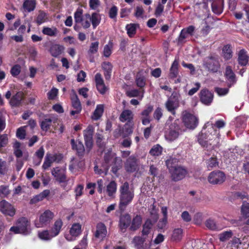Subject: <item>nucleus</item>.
<instances>
[{
    "mask_svg": "<svg viewBox=\"0 0 249 249\" xmlns=\"http://www.w3.org/2000/svg\"><path fill=\"white\" fill-rule=\"evenodd\" d=\"M219 136V131L215 129L213 126L208 122L204 126L201 133L198 135L197 140L199 143L204 147L207 145L208 142L218 139Z\"/></svg>",
    "mask_w": 249,
    "mask_h": 249,
    "instance_id": "1",
    "label": "nucleus"
},
{
    "mask_svg": "<svg viewBox=\"0 0 249 249\" xmlns=\"http://www.w3.org/2000/svg\"><path fill=\"white\" fill-rule=\"evenodd\" d=\"M120 192L119 208L124 210L132 201L134 196V191L129 188L128 183L125 182L121 186Z\"/></svg>",
    "mask_w": 249,
    "mask_h": 249,
    "instance_id": "2",
    "label": "nucleus"
},
{
    "mask_svg": "<svg viewBox=\"0 0 249 249\" xmlns=\"http://www.w3.org/2000/svg\"><path fill=\"white\" fill-rule=\"evenodd\" d=\"M203 65L208 71L212 72H216L220 67L218 57L215 55L205 57L203 61Z\"/></svg>",
    "mask_w": 249,
    "mask_h": 249,
    "instance_id": "3",
    "label": "nucleus"
},
{
    "mask_svg": "<svg viewBox=\"0 0 249 249\" xmlns=\"http://www.w3.org/2000/svg\"><path fill=\"white\" fill-rule=\"evenodd\" d=\"M54 215L53 213L49 210L45 211L39 216V220L35 222L36 228H42L49 225L53 219Z\"/></svg>",
    "mask_w": 249,
    "mask_h": 249,
    "instance_id": "4",
    "label": "nucleus"
},
{
    "mask_svg": "<svg viewBox=\"0 0 249 249\" xmlns=\"http://www.w3.org/2000/svg\"><path fill=\"white\" fill-rule=\"evenodd\" d=\"M171 177L174 181H178L184 178L188 174L187 170L183 166H177L169 171Z\"/></svg>",
    "mask_w": 249,
    "mask_h": 249,
    "instance_id": "5",
    "label": "nucleus"
},
{
    "mask_svg": "<svg viewBox=\"0 0 249 249\" xmlns=\"http://www.w3.org/2000/svg\"><path fill=\"white\" fill-rule=\"evenodd\" d=\"M182 121L186 127L194 129L197 125V118L193 114L187 111H184L182 113Z\"/></svg>",
    "mask_w": 249,
    "mask_h": 249,
    "instance_id": "6",
    "label": "nucleus"
},
{
    "mask_svg": "<svg viewBox=\"0 0 249 249\" xmlns=\"http://www.w3.org/2000/svg\"><path fill=\"white\" fill-rule=\"evenodd\" d=\"M208 180L210 183L213 185L221 184L226 180V175L219 170L213 171L210 173Z\"/></svg>",
    "mask_w": 249,
    "mask_h": 249,
    "instance_id": "7",
    "label": "nucleus"
},
{
    "mask_svg": "<svg viewBox=\"0 0 249 249\" xmlns=\"http://www.w3.org/2000/svg\"><path fill=\"white\" fill-rule=\"evenodd\" d=\"M181 133V130L179 126L174 122L169 128V130L165 135V139L170 142H172L178 138L179 135Z\"/></svg>",
    "mask_w": 249,
    "mask_h": 249,
    "instance_id": "8",
    "label": "nucleus"
},
{
    "mask_svg": "<svg viewBox=\"0 0 249 249\" xmlns=\"http://www.w3.org/2000/svg\"><path fill=\"white\" fill-rule=\"evenodd\" d=\"M0 211L5 216L13 217L16 214V210L11 203L2 200L0 202Z\"/></svg>",
    "mask_w": 249,
    "mask_h": 249,
    "instance_id": "9",
    "label": "nucleus"
},
{
    "mask_svg": "<svg viewBox=\"0 0 249 249\" xmlns=\"http://www.w3.org/2000/svg\"><path fill=\"white\" fill-rule=\"evenodd\" d=\"M84 137L87 150L89 152L92 148L93 145V126L89 125L84 131Z\"/></svg>",
    "mask_w": 249,
    "mask_h": 249,
    "instance_id": "10",
    "label": "nucleus"
},
{
    "mask_svg": "<svg viewBox=\"0 0 249 249\" xmlns=\"http://www.w3.org/2000/svg\"><path fill=\"white\" fill-rule=\"evenodd\" d=\"M71 144L72 150L75 151L76 155L80 158H82L85 154V149L82 142L75 141L74 139H72L71 140Z\"/></svg>",
    "mask_w": 249,
    "mask_h": 249,
    "instance_id": "11",
    "label": "nucleus"
},
{
    "mask_svg": "<svg viewBox=\"0 0 249 249\" xmlns=\"http://www.w3.org/2000/svg\"><path fill=\"white\" fill-rule=\"evenodd\" d=\"M72 107L75 109L74 110H71L70 114L73 116L75 114H78L80 113L82 110V106L80 101L76 94V92L73 91V94L71 97Z\"/></svg>",
    "mask_w": 249,
    "mask_h": 249,
    "instance_id": "12",
    "label": "nucleus"
},
{
    "mask_svg": "<svg viewBox=\"0 0 249 249\" xmlns=\"http://www.w3.org/2000/svg\"><path fill=\"white\" fill-rule=\"evenodd\" d=\"M96 87L97 90L102 94H104L107 90L108 88L106 86L103 78L100 73H97L95 76Z\"/></svg>",
    "mask_w": 249,
    "mask_h": 249,
    "instance_id": "13",
    "label": "nucleus"
},
{
    "mask_svg": "<svg viewBox=\"0 0 249 249\" xmlns=\"http://www.w3.org/2000/svg\"><path fill=\"white\" fill-rule=\"evenodd\" d=\"M81 232V225L79 223H74L72 225L70 230V233L71 236L68 235L65 237L68 241H71L74 239L73 237L78 236Z\"/></svg>",
    "mask_w": 249,
    "mask_h": 249,
    "instance_id": "14",
    "label": "nucleus"
},
{
    "mask_svg": "<svg viewBox=\"0 0 249 249\" xmlns=\"http://www.w3.org/2000/svg\"><path fill=\"white\" fill-rule=\"evenodd\" d=\"M24 98V93L21 91H18L11 98L9 104L12 107H18Z\"/></svg>",
    "mask_w": 249,
    "mask_h": 249,
    "instance_id": "15",
    "label": "nucleus"
},
{
    "mask_svg": "<svg viewBox=\"0 0 249 249\" xmlns=\"http://www.w3.org/2000/svg\"><path fill=\"white\" fill-rule=\"evenodd\" d=\"M200 101L205 105H210L213 100V94L207 89H202L199 93Z\"/></svg>",
    "mask_w": 249,
    "mask_h": 249,
    "instance_id": "16",
    "label": "nucleus"
},
{
    "mask_svg": "<svg viewBox=\"0 0 249 249\" xmlns=\"http://www.w3.org/2000/svg\"><path fill=\"white\" fill-rule=\"evenodd\" d=\"M107 230L106 226L102 223H98L96 226V230L94 236L99 241H102L106 236Z\"/></svg>",
    "mask_w": 249,
    "mask_h": 249,
    "instance_id": "17",
    "label": "nucleus"
},
{
    "mask_svg": "<svg viewBox=\"0 0 249 249\" xmlns=\"http://www.w3.org/2000/svg\"><path fill=\"white\" fill-rule=\"evenodd\" d=\"M52 174L59 183H65L67 181L66 175L58 167L52 169Z\"/></svg>",
    "mask_w": 249,
    "mask_h": 249,
    "instance_id": "18",
    "label": "nucleus"
},
{
    "mask_svg": "<svg viewBox=\"0 0 249 249\" xmlns=\"http://www.w3.org/2000/svg\"><path fill=\"white\" fill-rule=\"evenodd\" d=\"M225 76L228 81V87L230 88L236 82V76L231 66H227L225 70Z\"/></svg>",
    "mask_w": 249,
    "mask_h": 249,
    "instance_id": "19",
    "label": "nucleus"
},
{
    "mask_svg": "<svg viewBox=\"0 0 249 249\" xmlns=\"http://www.w3.org/2000/svg\"><path fill=\"white\" fill-rule=\"evenodd\" d=\"M30 225V222L25 217L19 218L16 222V225L18 226L23 234H26L28 232V227Z\"/></svg>",
    "mask_w": 249,
    "mask_h": 249,
    "instance_id": "20",
    "label": "nucleus"
},
{
    "mask_svg": "<svg viewBox=\"0 0 249 249\" xmlns=\"http://www.w3.org/2000/svg\"><path fill=\"white\" fill-rule=\"evenodd\" d=\"M49 115H44V118L42 121L40 122V126L41 130L45 132H47L51 128L52 123H55L53 119L49 117Z\"/></svg>",
    "mask_w": 249,
    "mask_h": 249,
    "instance_id": "21",
    "label": "nucleus"
},
{
    "mask_svg": "<svg viewBox=\"0 0 249 249\" xmlns=\"http://www.w3.org/2000/svg\"><path fill=\"white\" fill-rule=\"evenodd\" d=\"M165 106L168 111L173 115H175V109L178 107V101L174 100L171 96L166 102Z\"/></svg>",
    "mask_w": 249,
    "mask_h": 249,
    "instance_id": "22",
    "label": "nucleus"
},
{
    "mask_svg": "<svg viewBox=\"0 0 249 249\" xmlns=\"http://www.w3.org/2000/svg\"><path fill=\"white\" fill-rule=\"evenodd\" d=\"M63 226V222L60 218L57 219L54 223L53 227H52L50 231L52 233V236H56L58 235L62 229Z\"/></svg>",
    "mask_w": 249,
    "mask_h": 249,
    "instance_id": "23",
    "label": "nucleus"
},
{
    "mask_svg": "<svg viewBox=\"0 0 249 249\" xmlns=\"http://www.w3.org/2000/svg\"><path fill=\"white\" fill-rule=\"evenodd\" d=\"M137 167L136 159L133 157L128 158L125 164V169L127 172H133Z\"/></svg>",
    "mask_w": 249,
    "mask_h": 249,
    "instance_id": "24",
    "label": "nucleus"
},
{
    "mask_svg": "<svg viewBox=\"0 0 249 249\" xmlns=\"http://www.w3.org/2000/svg\"><path fill=\"white\" fill-rule=\"evenodd\" d=\"M131 216L128 214L122 215L120 218V228L122 230H125L130 224Z\"/></svg>",
    "mask_w": 249,
    "mask_h": 249,
    "instance_id": "25",
    "label": "nucleus"
},
{
    "mask_svg": "<svg viewBox=\"0 0 249 249\" xmlns=\"http://www.w3.org/2000/svg\"><path fill=\"white\" fill-rule=\"evenodd\" d=\"M102 68L104 71V75L106 79H109L113 66L109 62L105 61L102 64Z\"/></svg>",
    "mask_w": 249,
    "mask_h": 249,
    "instance_id": "26",
    "label": "nucleus"
},
{
    "mask_svg": "<svg viewBox=\"0 0 249 249\" xmlns=\"http://www.w3.org/2000/svg\"><path fill=\"white\" fill-rule=\"evenodd\" d=\"M133 118V114L132 112L128 109H125L121 113L119 119L122 122H130Z\"/></svg>",
    "mask_w": 249,
    "mask_h": 249,
    "instance_id": "27",
    "label": "nucleus"
},
{
    "mask_svg": "<svg viewBox=\"0 0 249 249\" xmlns=\"http://www.w3.org/2000/svg\"><path fill=\"white\" fill-rule=\"evenodd\" d=\"M64 49V48L63 46L59 44H54L51 47L50 52L53 56L57 57L62 53Z\"/></svg>",
    "mask_w": 249,
    "mask_h": 249,
    "instance_id": "28",
    "label": "nucleus"
},
{
    "mask_svg": "<svg viewBox=\"0 0 249 249\" xmlns=\"http://www.w3.org/2000/svg\"><path fill=\"white\" fill-rule=\"evenodd\" d=\"M36 4L35 0H25L22 6L25 11L31 12L35 9Z\"/></svg>",
    "mask_w": 249,
    "mask_h": 249,
    "instance_id": "29",
    "label": "nucleus"
},
{
    "mask_svg": "<svg viewBox=\"0 0 249 249\" xmlns=\"http://www.w3.org/2000/svg\"><path fill=\"white\" fill-rule=\"evenodd\" d=\"M42 32L45 35L54 37L57 36L58 31L55 27H52L51 28L44 27L42 29Z\"/></svg>",
    "mask_w": 249,
    "mask_h": 249,
    "instance_id": "30",
    "label": "nucleus"
},
{
    "mask_svg": "<svg viewBox=\"0 0 249 249\" xmlns=\"http://www.w3.org/2000/svg\"><path fill=\"white\" fill-rule=\"evenodd\" d=\"M238 61L241 66H246L248 62V56L247 52L244 50L240 51L238 53Z\"/></svg>",
    "mask_w": 249,
    "mask_h": 249,
    "instance_id": "31",
    "label": "nucleus"
},
{
    "mask_svg": "<svg viewBox=\"0 0 249 249\" xmlns=\"http://www.w3.org/2000/svg\"><path fill=\"white\" fill-rule=\"evenodd\" d=\"M138 27H139V25L135 23H130L126 25L125 29L129 37H133L134 36Z\"/></svg>",
    "mask_w": 249,
    "mask_h": 249,
    "instance_id": "32",
    "label": "nucleus"
},
{
    "mask_svg": "<svg viewBox=\"0 0 249 249\" xmlns=\"http://www.w3.org/2000/svg\"><path fill=\"white\" fill-rule=\"evenodd\" d=\"M142 218L139 215L135 216L132 221L130 229L131 231H136L138 229L142 224Z\"/></svg>",
    "mask_w": 249,
    "mask_h": 249,
    "instance_id": "33",
    "label": "nucleus"
},
{
    "mask_svg": "<svg viewBox=\"0 0 249 249\" xmlns=\"http://www.w3.org/2000/svg\"><path fill=\"white\" fill-rule=\"evenodd\" d=\"M233 235V232L231 230H229L219 233L218 235V238L220 241L225 242L232 238Z\"/></svg>",
    "mask_w": 249,
    "mask_h": 249,
    "instance_id": "34",
    "label": "nucleus"
},
{
    "mask_svg": "<svg viewBox=\"0 0 249 249\" xmlns=\"http://www.w3.org/2000/svg\"><path fill=\"white\" fill-rule=\"evenodd\" d=\"M178 62L177 60H175L170 69L169 76L171 78H174L177 76L178 74Z\"/></svg>",
    "mask_w": 249,
    "mask_h": 249,
    "instance_id": "35",
    "label": "nucleus"
},
{
    "mask_svg": "<svg viewBox=\"0 0 249 249\" xmlns=\"http://www.w3.org/2000/svg\"><path fill=\"white\" fill-rule=\"evenodd\" d=\"M113 47V43L109 41L108 43L105 45L103 52V55L106 57H109L112 53Z\"/></svg>",
    "mask_w": 249,
    "mask_h": 249,
    "instance_id": "36",
    "label": "nucleus"
},
{
    "mask_svg": "<svg viewBox=\"0 0 249 249\" xmlns=\"http://www.w3.org/2000/svg\"><path fill=\"white\" fill-rule=\"evenodd\" d=\"M206 227L210 230L218 231L220 230L216 224L215 220L212 218H209L205 222Z\"/></svg>",
    "mask_w": 249,
    "mask_h": 249,
    "instance_id": "37",
    "label": "nucleus"
},
{
    "mask_svg": "<svg viewBox=\"0 0 249 249\" xmlns=\"http://www.w3.org/2000/svg\"><path fill=\"white\" fill-rule=\"evenodd\" d=\"M144 92V90H142V94L140 95V91L139 90L134 89L126 91V94L129 97H140V99L142 100L143 97Z\"/></svg>",
    "mask_w": 249,
    "mask_h": 249,
    "instance_id": "38",
    "label": "nucleus"
},
{
    "mask_svg": "<svg viewBox=\"0 0 249 249\" xmlns=\"http://www.w3.org/2000/svg\"><path fill=\"white\" fill-rule=\"evenodd\" d=\"M183 236V230L181 228L175 229L172 235V240L175 241H180Z\"/></svg>",
    "mask_w": 249,
    "mask_h": 249,
    "instance_id": "39",
    "label": "nucleus"
},
{
    "mask_svg": "<svg viewBox=\"0 0 249 249\" xmlns=\"http://www.w3.org/2000/svg\"><path fill=\"white\" fill-rule=\"evenodd\" d=\"M47 15L43 11H39L38 14L36 17V22L37 25H39L45 22L47 19Z\"/></svg>",
    "mask_w": 249,
    "mask_h": 249,
    "instance_id": "40",
    "label": "nucleus"
},
{
    "mask_svg": "<svg viewBox=\"0 0 249 249\" xmlns=\"http://www.w3.org/2000/svg\"><path fill=\"white\" fill-rule=\"evenodd\" d=\"M223 56L226 60L231 59L232 56V52L229 45H225L222 50Z\"/></svg>",
    "mask_w": 249,
    "mask_h": 249,
    "instance_id": "41",
    "label": "nucleus"
},
{
    "mask_svg": "<svg viewBox=\"0 0 249 249\" xmlns=\"http://www.w3.org/2000/svg\"><path fill=\"white\" fill-rule=\"evenodd\" d=\"M38 236L40 239L46 241L50 240L53 237H54L52 236L51 232H50V233L48 230H44L42 231L39 232Z\"/></svg>",
    "mask_w": 249,
    "mask_h": 249,
    "instance_id": "42",
    "label": "nucleus"
},
{
    "mask_svg": "<svg viewBox=\"0 0 249 249\" xmlns=\"http://www.w3.org/2000/svg\"><path fill=\"white\" fill-rule=\"evenodd\" d=\"M74 21L76 23H80L83 21V9L78 8L74 14Z\"/></svg>",
    "mask_w": 249,
    "mask_h": 249,
    "instance_id": "43",
    "label": "nucleus"
},
{
    "mask_svg": "<svg viewBox=\"0 0 249 249\" xmlns=\"http://www.w3.org/2000/svg\"><path fill=\"white\" fill-rule=\"evenodd\" d=\"M207 167L210 170L218 166V162L216 158L212 157L207 160Z\"/></svg>",
    "mask_w": 249,
    "mask_h": 249,
    "instance_id": "44",
    "label": "nucleus"
},
{
    "mask_svg": "<svg viewBox=\"0 0 249 249\" xmlns=\"http://www.w3.org/2000/svg\"><path fill=\"white\" fill-rule=\"evenodd\" d=\"M152 223L150 219H147L143 225L142 234L143 235H147L149 234L150 229L152 227Z\"/></svg>",
    "mask_w": 249,
    "mask_h": 249,
    "instance_id": "45",
    "label": "nucleus"
},
{
    "mask_svg": "<svg viewBox=\"0 0 249 249\" xmlns=\"http://www.w3.org/2000/svg\"><path fill=\"white\" fill-rule=\"evenodd\" d=\"M104 110L103 105H98L94 110V120L99 119L103 115Z\"/></svg>",
    "mask_w": 249,
    "mask_h": 249,
    "instance_id": "46",
    "label": "nucleus"
},
{
    "mask_svg": "<svg viewBox=\"0 0 249 249\" xmlns=\"http://www.w3.org/2000/svg\"><path fill=\"white\" fill-rule=\"evenodd\" d=\"M85 18L86 20L85 21H83V27L85 29L89 28L90 25V22H91L93 26V13L91 14V16L89 14L85 15Z\"/></svg>",
    "mask_w": 249,
    "mask_h": 249,
    "instance_id": "47",
    "label": "nucleus"
},
{
    "mask_svg": "<svg viewBox=\"0 0 249 249\" xmlns=\"http://www.w3.org/2000/svg\"><path fill=\"white\" fill-rule=\"evenodd\" d=\"M117 189V184L114 181H111L107 186V192L109 196H112L115 193Z\"/></svg>",
    "mask_w": 249,
    "mask_h": 249,
    "instance_id": "48",
    "label": "nucleus"
},
{
    "mask_svg": "<svg viewBox=\"0 0 249 249\" xmlns=\"http://www.w3.org/2000/svg\"><path fill=\"white\" fill-rule=\"evenodd\" d=\"M162 148L159 144L154 145L150 150V154L153 156H159L161 154Z\"/></svg>",
    "mask_w": 249,
    "mask_h": 249,
    "instance_id": "49",
    "label": "nucleus"
},
{
    "mask_svg": "<svg viewBox=\"0 0 249 249\" xmlns=\"http://www.w3.org/2000/svg\"><path fill=\"white\" fill-rule=\"evenodd\" d=\"M241 213L242 216L245 218H247L249 216V203H243L241 208Z\"/></svg>",
    "mask_w": 249,
    "mask_h": 249,
    "instance_id": "50",
    "label": "nucleus"
},
{
    "mask_svg": "<svg viewBox=\"0 0 249 249\" xmlns=\"http://www.w3.org/2000/svg\"><path fill=\"white\" fill-rule=\"evenodd\" d=\"M178 162V160L176 158H170L169 159H168L166 161V164L168 168L169 171L171 168H174L175 167L177 166L178 165H176V163Z\"/></svg>",
    "mask_w": 249,
    "mask_h": 249,
    "instance_id": "51",
    "label": "nucleus"
},
{
    "mask_svg": "<svg viewBox=\"0 0 249 249\" xmlns=\"http://www.w3.org/2000/svg\"><path fill=\"white\" fill-rule=\"evenodd\" d=\"M21 70V66L18 64H16L11 68L10 73L13 77H16L20 73Z\"/></svg>",
    "mask_w": 249,
    "mask_h": 249,
    "instance_id": "52",
    "label": "nucleus"
},
{
    "mask_svg": "<svg viewBox=\"0 0 249 249\" xmlns=\"http://www.w3.org/2000/svg\"><path fill=\"white\" fill-rule=\"evenodd\" d=\"M8 142L7 134H0V150L2 147H5Z\"/></svg>",
    "mask_w": 249,
    "mask_h": 249,
    "instance_id": "53",
    "label": "nucleus"
},
{
    "mask_svg": "<svg viewBox=\"0 0 249 249\" xmlns=\"http://www.w3.org/2000/svg\"><path fill=\"white\" fill-rule=\"evenodd\" d=\"M58 90L57 89L53 88L48 93L47 96L48 99L50 100H54L57 96Z\"/></svg>",
    "mask_w": 249,
    "mask_h": 249,
    "instance_id": "54",
    "label": "nucleus"
},
{
    "mask_svg": "<svg viewBox=\"0 0 249 249\" xmlns=\"http://www.w3.org/2000/svg\"><path fill=\"white\" fill-rule=\"evenodd\" d=\"M16 136L20 140L24 139L26 136L25 130L22 127L18 128L17 130Z\"/></svg>",
    "mask_w": 249,
    "mask_h": 249,
    "instance_id": "55",
    "label": "nucleus"
},
{
    "mask_svg": "<svg viewBox=\"0 0 249 249\" xmlns=\"http://www.w3.org/2000/svg\"><path fill=\"white\" fill-rule=\"evenodd\" d=\"M84 189V185L82 184L78 185L74 189L75 193V198L77 199L79 197L81 196L83 194Z\"/></svg>",
    "mask_w": 249,
    "mask_h": 249,
    "instance_id": "56",
    "label": "nucleus"
},
{
    "mask_svg": "<svg viewBox=\"0 0 249 249\" xmlns=\"http://www.w3.org/2000/svg\"><path fill=\"white\" fill-rule=\"evenodd\" d=\"M164 7V5L160 4V2H159L155 11V15L156 17H158L161 16L162 13L163 11Z\"/></svg>",
    "mask_w": 249,
    "mask_h": 249,
    "instance_id": "57",
    "label": "nucleus"
},
{
    "mask_svg": "<svg viewBox=\"0 0 249 249\" xmlns=\"http://www.w3.org/2000/svg\"><path fill=\"white\" fill-rule=\"evenodd\" d=\"M203 214L201 213H197L195 215L194 220L195 224L200 225L203 220Z\"/></svg>",
    "mask_w": 249,
    "mask_h": 249,
    "instance_id": "58",
    "label": "nucleus"
},
{
    "mask_svg": "<svg viewBox=\"0 0 249 249\" xmlns=\"http://www.w3.org/2000/svg\"><path fill=\"white\" fill-rule=\"evenodd\" d=\"M229 90L228 88H220L216 87L214 89V91L219 96H224L226 95L228 93Z\"/></svg>",
    "mask_w": 249,
    "mask_h": 249,
    "instance_id": "59",
    "label": "nucleus"
},
{
    "mask_svg": "<svg viewBox=\"0 0 249 249\" xmlns=\"http://www.w3.org/2000/svg\"><path fill=\"white\" fill-rule=\"evenodd\" d=\"M153 109V106L149 105L141 113L142 117H149V114Z\"/></svg>",
    "mask_w": 249,
    "mask_h": 249,
    "instance_id": "60",
    "label": "nucleus"
},
{
    "mask_svg": "<svg viewBox=\"0 0 249 249\" xmlns=\"http://www.w3.org/2000/svg\"><path fill=\"white\" fill-rule=\"evenodd\" d=\"M136 82L137 86L140 88H143L145 85V80L143 76L138 77L137 76Z\"/></svg>",
    "mask_w": 249,
    "mask_h": 249,
    "instance_id": "61",
    "label": "nucleus"
},
{
    "mask_svg": "<svg viewBox=\"0 0 249 249\" xmlns=\"http://www.w3.org/2000/svg\"><path fill=\"white\" fill-rule=\"evenodd\" d=\"M188 35L186 33L185 30L182 29L180 33V35L178 38V43H182L184 42V40L188 37Z\"/></svg>",
    "mask_w": 249,
    "mask_h": 249,
    "instance_id": "62",
    "label": "nucleus"
},
{
    "mask_svg": "<svg viewBox=\"0 0 249 249\" xmlns=\"http://www.w3.org/2000/svg\"><path fill=\"white\" fill-rule=\"evenodd\" d=\"M133 243L134 244L135 246L138 249L142 245L143 240L141 237L136 236L133 238Z\"/></svg>",
    "mask_w": 249,
    "mask_h": 249,
    "instance_id": "63",
    "label": "nucleus"
},
{
    "mask_svg": "<svg viewBox=\"0 0 249 249\" xmlns=\"http://www.w3.org/2000/svg\"><path fill=\"white\" fill-rule=\"evenodd\" d=\"M181 217L186 222H190L192 220V217L187 211L182 212L181 214Z\"/></svg>",
    "mask_w": 249,
    "mask_h": 249,
    "instance_id": "64",
    "label": "nucleus"
}]
</instances>
